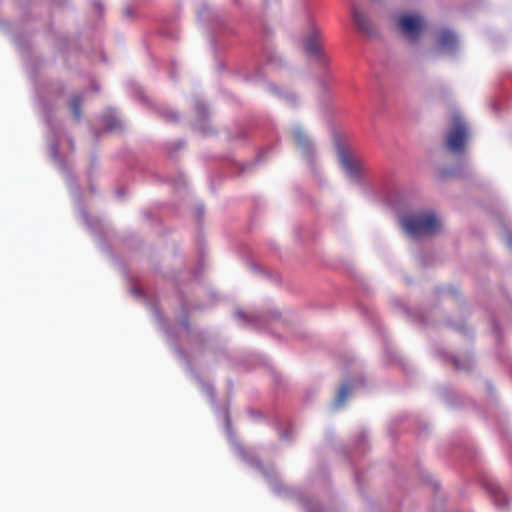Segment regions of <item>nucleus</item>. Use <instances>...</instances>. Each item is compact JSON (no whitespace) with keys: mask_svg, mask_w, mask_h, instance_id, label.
<instances>
[{"mask_svg":"<svg viewBox=\"0 0 512 512\" xmlns=\"http://www.w3.org/2000/svg\"><path fill=\"white\" fill-rule=\"evenodd\" d=\"M405 232L412 237L432 235L440 230V222L430 211L410 213L402 217Z\"/></svg>","mask_w":512,"mask_h":512,"instance_id":"nucleus-1","label":"nucleus"},{"mask_svg":"<svg viewBox=\"0 0 512 512\" xmlns=\"http://www.w3.org/2000/svg\"><path fill=\"white\" fill-rule=\"evenodd\" d=\"M469 137V129L462 116L455 112L452 115V126L446 134L445 144L449 151L461 153Z\"/></svg>","mask_w":512,"mask_h":512,"instance_id":"nucleus-2","label":"nucleus"},{"mask_svg":"<svg viewBox=\"0 0 512 512\" xmlns=\"http://www.w3.org/2000/svg\"><path fill=\"white\" fill-rule=\"evenodd\" d=\"M397 24L402 34L413 42L418 40L424 28V20L418 15H402Z\"/></svg>","mask_w":512,"mask_h":512,"instance_id":"nucleus-3","label":"nucleus"},{"mask_svg":"<svg viewBox=\"0 0 512 512\" xmlns=\"http://www.w3.org/2000/svg\"><path fill=\"white\" fill-rule=\"evenodd\" d=\"M293 139L297 149L307 159H311L314 153V146L303 130L297 128L293 131Z\"/></svg>","mask_w":512,"mask_h":512,"instance_id":"nucleus-4","label":"nucleus"},{"mask_svg":"<svg viewBox=\"0 0 512 512\" xmlns=\"http://www.w3.org/2000/svg\"><path fill=\"white\" fill-rule=\"evenodd\" d=\"M305 50L310 56L320 57L322 55L320 31L315 26L310 28L305 37Z\"/></svg>","mask_w":512,"mask_h":512,"instance_id":"nucleus-5","label":"nucleus"},{"mask_svg":"<svg viewBox=\"0 0 512 512\" xmlns=\"http://www.w3.org/2000/svg\"><path fill=\"white\" fill-rule=\"evenodd\" d=\"M438 43L440 48L453 51L457 47L458 40L454 32L448 29H443L439 32Z\"/></svg>","mask_w":512,"mask_h":512,"instance_id":"nucleus-6","label":"nucleus"},{"mask_svg":"<svg viewBox=\"0 0 512 512\" xmlns=\"http://www.w3.org/2000/svg\"><path fill=\"white\" fill-rule=\"evenodd\" d=\"M352 16L358 29L366 34H372L374 32L373 26L369 18L357 8H353Z\"/></svg>","mask_w":512,"mask_h":512,"instance_id":"nucleus-7","label":"nucleus"},{"mask_svg":"<svg viewBox=\"0 0 512 512\" xmlns=\"http://www.w3.org/2000/svg\"><path fill=\"white\" fill-rule=\"evenodd\" d=\"M340 163L346 173L353 178L358 177L359 166L358 164L344 151L340 153Z\"/></svg>","mask_w":512,"mask_h":512,"instance_id":"nucleus-8","label":"nucleus"},{"mask_svg":"<svg viewBox=\"0 0 512 512\" xmlns=\"http://www.w3.org/2000/svg\"><path fill=\"white\" fill-rule=\"evenodd\" d=\"M487 491L494 497L495 503L498 507H505L507 504L505 495L502 493L500 486L497 483L490 482L486 484Z\"/></svg>","mask_w":512,"mask_h":512,"instance_id":"nucleus-9","label":"nucleus"},{"mask_svg":"<svg viewBox=\"0 0 512 512\" xmlns=\"http://www.w3.org/2000/svg\"><path fill=\"white\" fill-rule=\"evenodd\" d=\"M83 99L78 96H72L69 102L70 110L72 112L73 117L79 121L81 119V107H82Z\"/></svg>","mask_w":512,"mask_h":512,"instance_id":"nucleus-10","label":"nucleus"},{"mask_svg":"<svg viewBox=\"0 0 512 512\" xmlns=\"http://www.w3.org/2000/svg\"><path fill=\"white\" fill-rule=\"evenodd\" d=\"M349 393H350V387L348 385H343L340 388V390H339V392H338V394L336 396L335 404L337 406H341L345 402V400L348 397Z\"/></svg>","mask_w":512,"mask_h":512,"instance_id":"nucleus-11","label":"nucleus"},{"mask_svg":"<svg viewBox=\"0 0 512 512\" xmlns=\"http://www.w3.org/2000/svg\"><path fill=\"white\" fill-rule=\"evenodd\" d=\"M168 118H169L170 120H176V119H177V116H176V114H171V115H169V116H168Z\"/></svg>","mask_w":512,"mask_h":512,"instance_id":"nucleus-12","label":"nucleus"}]
</instances>
